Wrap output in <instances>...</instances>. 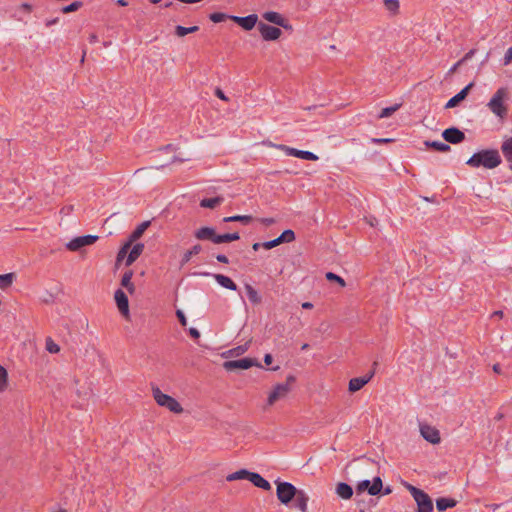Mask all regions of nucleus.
Masks as SVG:
<instances>
[{
  "instance_id": "1",
  "label": "nucleus",
  "mask_w": 512,
  "mask_h": 512,
  "mask_svg": "<svg viewBox=\"0 0 512 512\" xmlns=\"http://www.w3.org/2000/svg\"><path fill=\"white\" fill-rule=\"evenodd\" d=\"M502 160L498 150L486 149L474 153L466 164L473 168L484 167L486 169H494L501 164Z\"/></svg>"
},
{
  "instance_id": "2",
  "label": "nucleus",
  "mask_w": 512,
  "mask_h": 512,
  "mask_svg": "<svg viewBox=\"0 0 512 512\" xmlns=\"http://www.w3.org/2000/svg\"><path fill=\"white\" fill-rule=\"evenodd\" d=\"M508 89L506 87L499 88L487 103L489 110L500 120H504L508 114V106L505 103L508 100Z\"/></svg>"
},
{
  "instance_id": "3",
  "label": "nucleus",
  "mask_w": 512,
  "mask_h": 512,
  "mask_svg": "<svg viewBox=\"0 0 512 512\" xmlns=\"http://www.w3.org/2000/svg\"><path fill=\"white\" fill-rule=\"evenodd\" d=\"M405 487L410 492L411 496L413 497L414 501L417 504L416 512L434 511L432 498L425 491L409 483H406Z\"/></svg>"
},
{
  "instance_id": "4",
  "label": "nucleus",
  "mask_w": 512,
  "mask_h": 512,
  "mask_svg": "<svg viewBox=\"0 0 512 512\" xmlns=\"http://www.w3.org/2000/svg\"><path fill=\"white\" fill-rule=\"evenodd\" d=\"M152 394L159 406L167 408L169 411L179 414L183 411L180 403L173 397L164 394L158 387H152Z\"/></svg>"
},
{
  "instance_id": "5",
  "label": "nucleus",
  "mask_w": 512,
  "mask_h": 512,
  "mask_svg": "<svg viewBox=\"0 0 512 512\" xmlns=\"http://www.w3.org/2000/svg\"><path fill=\"white\" fill-rule=\"evenodd\" d=\"M295 377L293 375H289L286 379L285 383L277 384L273 391L269 394L267 404L273 405L276 401L280 399H284L291 390V385L295 382Z\"/></svg>"
},
{
  "instance_id": "6",
  "label": "nucleus",
  "mask_w": 512,
  "mask_h": 512,
  "mask_svg": "<svg viewBox=\"0 0 512 512\" xmlns=\"http://www.w3.org/2000/svg\"><path fill=\"white\" fill-rule=\"evenodd\" d=\"M299 490L300 489H297L289 482H277V498L284 505L289 504L297 495Z\"/></svg>"
},
{
  "instance_id": "7",
  "label": "nucleus",
  "mask_w": 512,
  "mask_h": 512,
  "mask_svg": "<svg viewBox=\"0 0 512 512\" xmlns=\"http://www.w3.org/2000/svg\"><path fill=\"white\" fill-rule=\"evenodd\" d=\"M383 488L382 479L377 476L371 483L369 480L360 481L356 486V492L362 493L367 491L369 495L376 496L381 493Z\"/></svg>"
},
{
  "instance_id": "8",
  "label": "nucleus",
  "mask_w": 512,
  "mask_h": 512,
  "mask_svg": "<svg viewBox=\"0 0 512 512\" xmlns=\"http://www.w3.org/2000/svg\"><path fill=\"white\" fill-rule=\"evenodd\" d=\"M253 366L262 367L256 359L253 358H242L238 360H230L223 363V367L227 371H233L236 369L246 370Z\"/></svg>"
},
{
  "instance_id": "9",
  "label": "nucleus",
  "mask_w": 512,
  "mask_h": 512,
  "mask_svg": "<svg viewBox=\"0 0 512 512\" xmlns=\"http://www.w3.org/2000/svg\"><path fill=\"white\" fill-rule=\"evenodd\" d=\"M257 27L261 34V37L265 41H275L279 39L280 36L282 35V31L279 28L268 25L263 22H259Z\"/></svg>"
},
{
  "instance_id": "10",
  "label": "nucleus",
  "mask_w": 512,
  "mask_h": 512,
  "mask_svg": "<svg viewBox=\"0 0 512 512\" xmlns=\"http://www.w3.org/2000/svg\"><path fill=\"white\" fill-rule=\"evenodd\" d=\"M278 149L284 151L289 156H294L304 160L317 161L319 158L316 154L310 151L298 150L296 148H292L286 145H277Z\"/></svg>"
},
{
  "instance_id": "11",
  "label": "nucleus",
  "mask_w": 512,
  "mask_h": 512,
  "mask_svg": "<svg viewBox=\"0 0 512 512\" xmlns=\"http://www.w3.org/2000/svg\"><path fill=\"white\" fill-rule=\"evenodd\" d=\"M98 239L96 235H84L72 239L66 244V247L70 251H77L84 246L93 244Z\"/></svg>"
},
{
  "instance_id": "12",
  "label": "nucleus",
  "mask_w": 512,
  "mask_h": 512,
  "mask_svg": "<svg viewBox=\"0 0 512 512\" xmlns=\"http://www.w3.org/2000/svg\"><path fill=\"white\" fill-rule=\"evenodd\" d=\"M194 237L201 241H211L214 244H220L217 240L219 234L216 233V230L213 227H201L194 232Z\"/></svg>"
},
{
  "instance_id": "13",
  "label": "nucleus",
  "mask_w": 512,
  "mask_h": 512,
  "mask_svg": "<svg viewBox=\"0 0 512 512\" xmlns=\"http://www.w3.org/2000/svg\"><path fill=\"white\" fill-rule=\"evenodd\" d=\"M229 19L232 20L233 22H235L236 24H238L239 26H241L244 30L250 31L257 24L258 15L250 14L245 17L231 15V16H229Z\"/></svg>"
},
{
  "instance_id": "14",
  "label": "nucleus",
  "mask_w": 512,
  "mask_h": 512,
  "mask_svg": "<svg viewBox=\"0 0 512 512\" xmlns=\"http://www.w3.org/2000/svg\"><path fill=\"white\" fill-rule=\"evenodd\" d=\"M114 299L120 313L127 319L129 317V300L122 289H117L114 293Z\"/></svg>"
},
{
  "instance_id": "15",
  "label": "nucleus",
  "mask_w": 512,
  "mask_h": 512,
  "mask_svg": "<svg viewBox=\"0 0 512 512\" xmlns=\"http://www.w3.org/2000/svg\"><path fill=\"white\" fill-rule=\"evenodd\" d=\"M421 436L432 444H438L441 440L439 431L428 424H420Z\"/></svg>"
},
{
  "instance_id": "16",
  "label": "nucleus",
  "mask_w": 512,
  "mask_h": 512,
  "mask_svg": "<svg viewBox=\"0 0 512 512\" xmlns=\"http://www.w3.org/2000/svg\"><path fill=\"white\" fill-rule=\"evenodd\" d=\"M442 137L451 144H459L465 139V134L456 127H450L443 131Z\"/></svg>"
},
{
  "instance_id": "17",
  "label": "nucleus",
  "mask_w": 512,
  "mask_h": 512,
  "mask_svg": "<svg viewBox=\"0 0 512 512\" xmlns=\"http://www.w3.org/2000/svg\"><path fill=\"white\" fill-rule=\"evenodd\" d=\"M374 376V370H371L365 376L352 378L349 381V391L356 392L362 389Z\"/></svg>"
},
{
  "instance_id": "18",
  "label": "nucleus",
  "mask_w": 512,
  "mask_h": 512,
  "mask_svg": "<svg viewBox=\"0 0 512 512\" xmlns=\"http://www.w3.org/2000/svg\"><path fill=\"white\" fill-rule=\"evenodd\" d=\"M472 87L473 83H469L467 86H465L460 92H458L455 96L448 100V102L445 105V108L450 109L456 107L461 101H463L467 97L468 92Z\"/></svg>"
},
{
  "instance_id": "19",
  "label": "nucleus",
  "mask_w": 512,
  "mask_h": 512,
  "mask_svg": "<svg viewBox=\"0 0 512 512\" xmlns=\"http://www.w3.org/2000/svg\"><path fill=\"white\" fill-rule=\"evenodd\" d=\"M293 507L301 512H307L309 496L304 490H299L297 495L294 497Z\"/></svg>"
},
{
  "instance_id": "20",
  "label": "nucleus",
  "mask_w": 512,
  "mask_h": 512,
  "mask_svg": "<svg viewBox=\"0 0 512 512\" xmlns=\"http://www.w3.org/2000/svg\"><path fill=\"white\" fill-rule=\"evenodd\" d=\"M213 277L216 280V282L223 288H226V289L232 290V291H235L237 289V285L228 276H225L222 274H214Z\"/></svg>"
},
{
  "instance_id": "21",
  "label": "nucleus",
  "mask_w": 512,
  "mask_h": 512,
  "mask_svg": "<svg viewBox=\"0 0 512 512\" xmlns=\"http://www.w3.org/2000/svg\"><path fill=\"white\" fill-rule=\"evenodd\" d=\"M202 251V246L200 244L193 245L189 250L184 252L182 258L180 260V266H185L193 256L198 255Z\"/></svg>"
},
{
  "instance_id": "22",
  "label": "nucleus",
  "mask_w": 512,
  "mask_h": 512,
  "mask_svg": "<svg viewBox=\"0 0 512 512\" xmlns=\"http://www.w3.org/2000/svg\"><path fill=\"white\" fill-rule=\"evenodd\" d=\"M501 151L505 160L509 163V168L512 171V137L503 141Z\"/></svg>"
},
{
  "instance_id": "23",
  "label": "nucleus",
  "mask_w": 512,
  "mask_h": 512,
  "mask_svg": "<svg viewBox=\"0 0 512 512\" xmlns=\"http://www.w3.org/2000/svg\"><path fill=\"white\" fill-rule=\"evenodd\" d=\"M336 493L340 498L348 500L353 496V489L349 484L340 482L336 486Z\"/></svg>"
},
{
  "instance_id": "24",
  "label": "nucleus",
  "mask_w": 512,
  "mask_h": 512,
  "mask_svg": "<svg viewBox=\"0 0 512 512\" xmlns=\"http://www.w3.org/2000/svg\"><path fill=\"white\" fill-rule=\"evenodd\" d=\"M143 249H144V244H142V243L135 244L127 256L126 266L132 265L137 260V258L141 255V253L143 252Z\"/></svg>"
},
{
  "instance_id": "25",
  "label": "nucleus",
  "mask_w": 512,
  "mask_h": 512,
  "mask_svg": "<svg viewBox=\"0 0 512 512\" xmlns=\"http://www.w3.org/2000/svg\"><path fill=\"white\" fill-rule=\"evenodd\" d=\"M250 482L258 488H262L267 491L271 489V484L258 473L253 472Z\"/></svg>"
},
{
  "instance_id": "26",
  "label": "nucleus",
  "mask_w": 512,
  "mask_h": 512,
  "mask_svg": "<svg viewBox=\"0 0 512 512\" xmlns=\"http://www.w3.org/2000/svg\"><path fill=\"white\" fill-rule=\"evenodd\" d=\"M457 505V501L452 498H438L436 500V508L439 512H443L448 508H453Z\"/></svg>"
},
{
  "instance_id": "27",
  "label": "nucleus",
  "mask_w": 512,
  "mask_h": 512,
  "mask_svg": "<svg viewBox=\"0 0 512 512\" xmlns=\"http://www.w3.org/2000/svg\"><path fill=\"white\" fill-rule=\"evenodd\" d=\"M133 277V271H126L121 279V286L125 287L130 294L135 292V285L132 283L131 279Z\"/></svg>"
},
{
  "instance_id": "28",
  "label": "nucleus",
  "mask_w": 512,
  "mask_h": 512,
  "mask_svg": "<svg viewBox=\"0 0 512 512\" xmlns=\"http://www.w3.org/2000/svg\"><path fill=\"white\" fill-rule=\"evenodd\" d=\"M224 198L222 196H217L214 198H204L200 201V206L203 208L214 209L221 203H223Z\"/></svg>"
},
{
  "instance_id": "29",
  "label": "nucleus",
  "mask_w": 512,
  "mask_h": 512,
  "mask_svg": "<svg viewBox=\"0 0 512 512\" xmlns=\"http://www.w3.org/2000/svg\"><path fill=\"white\" fill-rule=\"evenodd\" d=\"M262 17L270 22V23H273L277 26H279V24H283V16L278 13V12H275V11H267L265 13L262 14Z\"/></svg>"
},
{
  "instance_id": "30",
  "label": "nucleus",
  "mask_w": 512,
  "mask_h": 512,
  "mask_svg": "<svg viewBox=\"0 0 512 512\" xmlns=\"http://www.w3.org/2000/svg\"><path fill=\"white\" fill-rule=\"evenodd\" d=\"M245 290L248 299L252 304L257 305L261 303V296L258 294L257 290L253 286H251L250 284H245Z\"/></svg>"
},
{
  "instance_id": "31",
  "label": "nucleus",
  "mask_w": 512,
  "mask_h": 512,
  "mask_svg": "<svg viewBox=\"0 0 512 512\" xmlns=\"http://www.w3.org/2000/svg\"><path fill=\"white\" fill-rule=\"evenodd\" d=\"M252 474H253V472H250L246 469H241L234 473L229 474L226 477V479H227V481H234V480H240V479H247L250 481Z\"/></svg>"
},
{
  "instance_id": "32",
  "label": "nucleus",
  "mask_w": 512,
  "mask_h": 512,
  "mask_svg": "<svg viewBox=\"0 0 512 512\" xmlns=\"http://www.w3.org/2000/svg\"><path fill=\"white\" fill-rule=\"evenodd\" d=\"M424 145L428 148H433L434 150L439 152H448L451 149V147L448 144L440 141L427 140L424 142Z\"/></svg>"
},
{
  "instance_id": "33",
  "label": "nucleus",
  "mask_w": 512,
  "mask_h": 512,
  "mask_svg": "<svg viewBox=\"0 0 512 512\" xmlns=\"http://www.w3.org/2000/svg\"><path fill=\"white\" fill-rule=\"evenodd\" d=\"M149 225V221L142 222L140 225H138L137 228L131 233L129 241H131L132 243L139 239L143 235L145 230L149 227Z\"/></svg>"
},
{
  "instance_id": "34",
  "label": "nucleus",
  "mask_w": 512,
  "mask_h": 512,
  "mask_svg": "<svg viewBox=\"0 0 512 512\" xmlns=\"http://www.w3.org/2000/svg\"><path fill=\"white\" fill-rule=\"evenodd\" d=\"M252 220L251 215H234L223 218V222H241L244 225L249 224Z\"/></svg>"
},
{
  "instance_id": "35",
  "label": "nucleus",
  "mask_w": 512,
  "mask_h": 512,
  "mask_svg": "<svg viewBox=\"0 0 512 512\" xmlns=\"http://www.w3.org/2000/svg\"><path fill=\"white\" fill-rule=\"evenodd\" d=\"M15 277L14 273L0 275V289H7L10 287L13 284Z\"/></svg>"
},
{
  "instance_id": "36",
  "label": "nucleus",
  "mask_w": 512,
  "mask_h": 512,
  "mask_svg": "<svg viewBox=\"0 0 512 512\" xmlns=\"http://www.w3.org/2000/svg\"><path fill=\"white\" fill-rule=\"evenodd\" d=\"M199 30L198 26H191V27H184L181 25H178L175 27V34L178 37H184L185 35L189 33H195Z\"/></svg>"
},
{
  "instance_id": "37",
  "label": "nucleus",
  "mask_w": 512,
  "mask_h": 512,
  "mask_svg": "<svg viewBox=\"0 0 512 512\" xmlns=\"http://www.w3.org/2000/svg\"><path fill=\"white\" fill-rule=\"evenodd\" d=\"M385 8L393 15H397L400 9L399 0H384Z\"/></svg>"
},
{
  "instance_id": "38",
  "label": "nucleus",
  "mask_w": 512,
  "mask_h": 512,
  "mask_svg": "<svg viewBox=\"0 0 512 512\" xmlns=\"http://www.w3.org/2000/svg\"><path fill=\"white\" fill-rule=\"evenodd\" d=\"M239 239H240V235L238 232L221 234L217 238V240L220 242V244L236 241Z\"/></svg>"
},
{
  "instance_id": "39",
  "label": "nucleus",
  "mask_w": 512,
  "mask_h": 512,
  "mask_svg": "<svg viewBox=\"0 0 512 512\" xmlns=\"http://www.w3.org/2000/svg\"><path fill=\"white\" fill-rule=\"evenodd\" d=\"M401 107V104L400 103H397V104H394L393 106H390V107H386V108H383L382 111L380 112L379 114V118L382 119V118H388L390 117L393 113H395L399 108Z\"/></svg>"
},
{
  "instance_id": "40",
  "label": "nucleus",
  "mask_w": 512,
  "mask_h": 512,
  "mask_svg": "<svg viewBox=\"0 0 512 512\" xmlns=\"http://www.w3.org/2000/svg\"><path fill=\"white\" fill-rule=\"evenodd\" d=\"M248 348H249V342L230 349L228 351V354L230 356L237 357V356L244 354L248 350Z\"/></svg>"
},
{
  "instance_id": "41",
  "label": "nucleus",
  "mask_w": 512,
  "mask_h": 512,
  "mask_svg": "<svg viewBox=\"0 0 512 512\" xmlns=\"http://www.w3.org/2000/svg\"><path fill=\"white\" fill-rule=\"evenodd\" d=\"M8 373L7 370L0 365V392L7 388Z\"/></svg>"
},
{
  "instance_id": "42",
  "label": "nucleus",
  "mask_w": 512,
  "mask_h": 512,
  "mask_svg": "<svg viewBox=\"0 0 512 512\" xmlns=\"http://www.w3.org/2000/svg\"><path fill=\"white\" fill-rule=\"evenodd\" d=\"M230 15H227L222 12H214L209 15V19L214 23H220L226 19H229Z\"/></svg>"
},
{
  "instance_id": "43",
  "label": "nucleus",
  "mask_w": 512,
  "mask_h": 512,
  "mask_svg": "<svg viewBox=\"0 0 512 512\" xmlns=\"http://www.w3.org/2000/svg\"><path fill=\"white\" fill-rule=\"evenodd\" d=\"M82 6H83V3L81 1H75L67 6H64L61 11L65 14H67L70 12L77 11Z\"/></svg>"
},
{
  "instance_id": "44",
  "label": "nucleus",
  "mask_w": 512,
  "mask_h": 512,
  "mask_svg": "<svg viewBox=\"0 0 512 512\" xmlns=\"http://www.w3.org/2000/svg\"><path fill=\"white\" fill-rule=\"evenodd\" d=\"M131 245H132L131 241H128L121 247V249L119 250V252L117 254V258H116L117 262L122 261L126 257Z\"/></svg>"
},
{
  "instance_id": "45",
  "label": "nucleus",
  "mask_w": 512,
  "mask_h": 512,
  "mask_svg": "<svg viewBox=\"0 0 512 512\" xmlns=\"http://www.w3.org/2000/svg\"><path fill=\"white\" fill-rule=\"evenodd\" d=\"M326 279L329 280V281L337 282L341 287H345L346 286L345 280L343 278H341L340 276L336 275L333 272H327L326 273Z\"/></svg>"
},
{
  "instance_id": "46",
  "label": "nucleus",
  "mask_w": 512,
  "mask_h": 512,
  "mask_svg": "<svg viewBox=\"0 0 512 512\" xmlns=\"http://www.w3.org/2000/svg\"><path fill=\"white\" fill-rule=\"evenodd\" d=\"M46 350L49 353H58L60 351V347L51 338H47L46 339Z\"/></svg>"
},
{
  "instance_id": "47",
  "label": "nucleus",
  "mask_w": 512,
  "mask_h": 512,
  "mask_svg": "<svg viewBox=\"0 0 512 512\" xmlns=\"http://www.w3.org/2000/svg\"><path fill=\"white\" fill-rule=\"evenodd\" d=\"M280 236L285 243H290L295 240V233L291 229L283 231Z\"/></svg>"
},
{
  "instance_id": "48",
  "label": "nucleus",
  "mask_w": 512,
  "mask_h": 512,
  "mask_svg": "<svg viewBox=\"0 0 512 512\" xmlns=\"http://www.w3.org/2000/svg\"><path fill=\"white\" fill-rule=\"evenodd\" d=\"M176 315L177 318L179 319L180 324L185 327L187 325V319L183 311L177 310Z\"/></svg>"
},
{
  "instance_id": "49",
  "label": "nucleus",
  "mask_w": 512,
  "mask_h": 512,
  "mask_svg": "<svg viewBox=\"0 0 512 512\" xmlns=\"http://www.w3.org/2000/svg\"><path fill=\"white\" fill-rule=\"evenodd\" d=\"M477 52L476 49H471L470 51H468L464 56L463 58H461V62L464 64L465 62H467L468 60H470L474 55L475 53Z\"/></svg>"
},
{
  "instance_id": "50",
  "label": "nucleus",
  "mask_w": 512,
  "mask_h": 512,
  "mask_svg": "<svg viewBox=\"0 0 512 512\" xmlns=\"http://www.w3.org/2000/svg\"><path fill=\"white\" fill-rule=\"evenodd\" d=\"M512 62V47H510L504 56V64L507 65Z\"/></svg>"
},
{
  "instance_id": "51",
  "label": "nucleus",
  "mask_w": 512,
  "mask_h": 512,
  "mask_svg": "<svg viewBox=\"0 0 512 512\" xmlns=\"http://www.w3.org/2000/svg\"><path fill=\"white\" fill-rule=\"evenodd\" d=\"M276 246H277V245H276V242H275V240H274V239H273V240L266 241V242L262 243V247H263V248H265V249H267V250H268V249H272V248H274V247H276Z\"/></svg>"
},
{
  "instance_id": "52",
  "label": "nucleus",
  "mask_w": 512,
  "mask_h": 512,
  "mask_svg": "<svg viewBox=\"0 0 512 512\" xmlns=\"http://www.w3.org/2000/svg\"><path fill=\"white\" fill-rule=\"evenodd\" d=\"M260 221L265 226H271L276 222L274 218H261Z\"/></svg>"
},
{
  "instance_id": "53",
  "label": "nucleus",
  "mask_w": 512,
  "mask_h": 512,
  "mask_svg": "<svg viewBox=\"0 0 512 512\" xmlns=\"http://www.w3.org/2000/svg\"><path fill=\"white\" fill-rule=\"evenodd\" d=\"M463 65V63L461 62V60H459L458 62H456L448 71V75H451L453 73H455L457 71V69Z\"/></svg>"
},
{
  "instance_id": "54",
  "label": "nucleus",
  "mask_w": 512,
  "mask_h": 512,
  "mask_svg": "<svg viewBox=\"0 0 512 512\" xmlns=\"http://www.w3.org/2000/svg\"><path fill=\"white\" fill-rule=\"evenodd\" d=\"M216 259H217V261H219L220 263H223V264H228L229 263V259L224 254H218L216 256Z\"/></svg>"
},
{
  "instance_id": "55",
  "label": "nucleus",
  "mask_w": 512,
  "mask_h": 512,
  "mask_svg": "<svg viewBox=\"0 0 512 512\" xmlns=\"http://www.w3.org/2000/svg\"><path fill=\"white\" fill-rule=\"evenodd\" d=\"M215 95H216L218 98H220V99H222V100H224V101H227V100H228V98L225 96L224 92H223L220 88H217V89H216V91H215Z\"/></svg>"
},
{
  "instance_id": "56",
  "label": "nucleus",
  "mask_w": 512,
  "mask_h": 512,
  "mask_svg": "<svg viewBox=\"0 0 512 512\" xmlns=\"http://www.w3.org/2000/svg\"><path fill=\"white\" fill-rule=\"evenodd\" d=\"M189 334L191 337L198 339L200 337V332L196 328H190Z\"/></svg>"
},
{
  "instance_id": "57",
  "label": "nucleus",
  "mask_w": 512,
  "mask_h": 512,
  "mask_svg": "<svg viewBox=\"0 0 512 512\" xmlns=\"http://www.w3.org/2000/svg\"><path fill=\"white\" fill-rule=\"evenodd\" d=\"M391 141H392V139H390V138H374V139H373V142H374V143H378V144H381V143H389V142H391Z\"/></svg>"
},
{
  "instance_id": "58",
  "label": "nucleus",
  "mask_w": 512,
  "mask_h": 512,
  "mask_svg": "<svg viewBox=\"0 0 512 512\" xmlns=\"http://www.w3.org/2000/svg\"><path fill=\"white\" fill-rule=\"evenodd\" d=\"M279 26L284 28V29H286V30H292L293 29L292 25L289 24V22L285 18H283V24H279Z\"/></svg>"
},
{
  "instance_id": "59",
  "label": "nucleus",
  "mask_w": 512,
  "mask_h": 512,
  "mask_svg": "<svg viewBox=\"0 0 512 512\" xmlns=\"http://www.w3.org/2000/svg\"><path fill=\"white\" fill-rule=\"evenodd\" d=\"M273 361V357L271 354H265L264 356V362L266 365H270Z\"/></svg>"
},
{
  "instance_id": "60",
  "label": "nucleus",
  "mask_w": 512,
  "mask_h": 512,
  "mask_svg": "<svg viewBox=\"0 0 512 512\" xmlns=\"http://www.w3.org/2000/svg\"><path fill=\"white\" fill-rule=\"evenodd\" d=\"M59 22V18H54L46 21V26L50 27L54 24H57Z\"/></svg>"
},
{
  "instance_id": "61",
  "label": "nucleus",
  "mask_w": 512,
  "mask_h": 512,
  "mask_svg": "<svg viewBox=\"0 0 512 512\" xmlns=\"http://www.w3.org/2000/svg\"><path fill=\"white\" fill-rule=\"evenodd\" d=\"M188 160H190V159H189V158L184 159V158H180V157H178V156H174V157L172 158L171 162H172V163H175V162H184V161H188Z\"/></svg>"
},
{
  "instance_id": "62",
  "label": "nucleus",
  "mask_w": 512,
  "mask_h": 512,
  "mask_svg": "<svg viewBox=\"0 0 512 512\" xmlns=\"http://www.w3.org/2000/svg\"><path fill=\"white\" fill-rule=\"evenodd\" d=\"M97 41H98V37H97V35H96V34H91V35L89 36V42H90V43H96Z\"/></svg>"
},
{
  "instance_id": "63",
  "label": "nucleus",
  "mask_w": 512,
  "mask_h": 512,
  "mask_svg": "<svg viewBox=\"0 0 512 512\" xmlns=\"http://www.w3.org/2000/svg\"><path fill=\"white\" fill-rule=\"evenodd\" d=\"M302 308L303 309H312L313 308V304L311 302H304L302 304Z\"/></svg>"
},
{
  "instance_id": "64",
  "label": "nucleus",
  "mask_w": 512,
  "mask_h": 512,
  "mask_svg": "<svg viewBox=\"0 0 512 512\" xmlns=\"http://www.w3.org/2000/svg\"><path fill=\"white\" fill-rule=\"evenodd\" d=\"M493 371L497 374H500L501 373V368H500V365L499 364H494L493 365Z\"/></svg>"
}]
</instances>
